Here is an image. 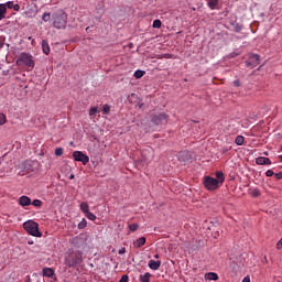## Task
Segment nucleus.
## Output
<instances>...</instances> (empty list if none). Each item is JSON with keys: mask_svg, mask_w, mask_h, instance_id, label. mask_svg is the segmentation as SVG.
Listing matches in <instances>:
<instances>
[{"mask_svg": "<svg viewBox=\"0 0 282 282\" xmlns=\"http://www.w3.org/2000/svg\"><path fill=\"white\" fill-rule=\"evenodd\" d=\"M228 151H230V148H227V147L223 148V153H228Z\"/></svg>", "mask_w": 282, "mask_h": 282, "instance_id": "41", "label": "nucleus"}, {"mask_svg": "<svg viewBox=\"0 0 282 282\" xmlns=\"http://www.w3.org/2000/svg\"><path fill=\"white\" fill-rule=\"evenodd\" d=\"M245 140L246 139L243 138V135H237L235 139V143L237 144V147H241L243 145Z\"/></svg>", "mask_w": 282, "mask_h": 282, "instance_id": "22", "label": "nucleus"}, {"mask_svg": "<svg viewBox=\"0 0 282 282\" xmlns=\"http://www.w3.org/2000/svg\"><path fill=\"white\" fill-rule=\"evenodd\" d=\"M24 230L32 235V237H43V234L39 230V224L34 220H29L23 224Z\"/></svg>", "mask_w": 282, "mask_h": 282, "instance_id": "3", "label": "nucleus"}, {"mask_svg": "<svg viewBox=\"0 0 282 282\" xmlns=\"http://www.w3.org/2000/svg\"><path fill=\"white\" fill-rule=\"evenodd\" d=\"M251 196L252 197H260L261 196V192L259 191V188H253L251 191Z\"/></svg>", "mask_w": 282, "mask_h": 282, "instance_id": "26", "label": "nucleus"}, {"mask_svg": "<svg viewBox=\"0 0 282 282\" xmlns=\"http://www.w3.org/2000/svg\"><path fill=\"white\" fill-rule=\"evenodd\" d=\"M147 243V238L141 237L133 242L134 248H142Z\"/></svg>", "mask_w": 282, "mask_h": 282, "instance_id": "17", "label": "nucleus"}, {"mask_svg": "<svg viewBox=\"0 0 282 282\" xmlns=\"http://www.w3.org/2000/svg\"><path fill=\"white\" fill-rule=\"evenodd\" d=\"M6 8H9V10H14V12H19V10H21V6L14 4L12 1L7 2Z\"/></svg>", "mask_w": 282, "mask_h": 282, "instance_id": "16", "label": "nucleus"}, {"mask_svg": "<svg viewBox=\"0 0 282 282\" xmlns=\"http://www.w3.org/2000/svg\"><path fill=\"white\" fill-rule=\"evenodd\" d=\"M232 31L239 33L241 30H243V26L237 22L230 23Z\"/></svg>", "mask_w": 282, "mask_h": 282, "instance_id": "19", "label": "nucleus"}, {"mask_svg": "<svg viewBox=\"0 0 282 282\" xmlns=\"http://www.w3.org/2000/svg\"><path fill=\"white\" fill-rule=\"evenodd\" d=\"M150 270H160V265H162V261L150 260L148 263Z\"/></svg>", "mask_w": 282, "mask_h": 282, "instance_id": "12", "label": "nucleus"}, {"mask_svg": "<svg viewBox=\"0 0 282 282\" xmlns=\"http://www.w3.org/2000/svg\"><path fill=\"white\" fill-rule=\"evenodd\" d=\"M42 275L46 276V279H56V274L54 273V269L52 268H44L42 270Z\"/></svg>", "mask_w": 282, "mask_h": 282, "instance_id": "10", "label": "nucleus"}, {"mask_svg": "<svg viewBox=\"0 0 282 282\" xmlns=\"http://www.w3.org/2000/svg\"><path fill=\"white\" fill-rule=\"evenodd\" d=\"M69 180H74V174H72V175L69 176Z\"/></svg>", "mask_w": 282, "mask_h": 282, "instance_id": "44", "label": "nucleus"}, {"mask_svg": "<svg viewBox=\"0 0 282 282\" xmlns=\"http://www.w3.org/2000/svg\"><path fill=\"white\" fill-rule=\"evenodd\" d=\"M207 281H219V275L215 272H209L205 274Z\"/></svg>", "mask_w": 282, "mask_h": 282, "instance_id": "14", "label": "nucleus"}, {"mask_svg": "<svg viewBox=\"0 0 282 282\" xmlns=\"http://www.w3.org/2000/svg\"><path fill=\"white\" fill-rule=\"evenodd\" d=\"M109 111H111V107L109 105H104L102 113H105L107 116L109 113Z\"/></svg>", "mask_w": 282, "mask_h": 282, "instance_id": "30", "label": "nucleus"}, {"mask_svg": "<svg viewBox=\"0 0 282 282\" xmlns=\"http://www.w3.org/2000/svg\"><path fill=\"white\" fill-rule=\"evenodd\" d=\"M234 86H235V87H240V86H241V82H239V79H236V80L234 82Z\"/></svg>", "mask_w": 282, "mask_h": 282, "instance_id": "38", "label": "nucleus"}, {"mask_svg": "<svg viewBox=\"0 0 282 282\" xmlns=\"http://www.w3.org/2000/svg\"><path fill=\"white\" fill-rule=\"evenodd\" d=\"M261 63V57L257 54H250L249 59L246 61V67H250L251 69H254L257 65Z\"/></svg>", "mask_w": 282, "mask_h": 282, "instance_id": "7", "label": "nucleus"}, {"mask_svg": "<svg viewBox=\"0 0 282 282\" xmlns=\"http://www.w3.org/2000/svg\"><path fill=\"white\" fill-rule=\"evenodd\" d=\"M31 204L32 206H35V208H41L43 202H41V199H34Z\"/></svg>", "mask_w": 282, "mask_h": 282, "instance_id": "25", "label": "nucleus"}, {"mask_svg": "<svg viewBox=\"0 0 282 282\" xmlns=\"http://www.w3.org/2000/svg\"><path fill=\"white\" fill-rule=\"evenodd\" d=\"M19 204H20V206H23V207L31 206L32 205V199L28 196H21L19 198Z\"/></svg>", "mask_w": 282, "mask_h": 282, "instance_id": "11", "label": "nucleus"}, {"mask_svg": "<svg viewBox=\"0 0 282 282\" xmlns=\"http://www.w3.org/2000/svg\"><path fill=\"white\" fill-rule=\"evenodd\" d=\"M154 259H160V254H155V256H154Z\"/></svg>", "mask_w": 282, "mask_h": 282, "instance_id": "43", "label": "nucleus"}, {"mask_svg": "<svg viewBox=\"0 0 282 282\" xmlns=\"http://www.w3.org/2000/svg\"><path fill=\"white\" fill-rule=\"evenodd\" d=\"M83 263V251H74L65 258V265L68 268H76Z\"/></svg>", "mask_w": 282, "mask_h": 282, "instance_id": "2", "label": "nucleus"}, {"mask_svg": "<svg viewBox=\"0 0 282 282\" xmlns=\"http://www.w3.org/2000/svg\"><path fill=\"white\" fill-rule=\"evenodd\" d=\"M42 50H43L44 54H46V55L50 54V44L47 43L46 40L42 41Z\"/></svg>", "mask_w": 282, "mask_h": 282, "instance_id": "21", "label": "nucleus"}, {"mask_svg": "<svg viewBox=\"0 0 282 282\" xmlns=\"http://www.w3.org/2000/svg\"><path fill=\"white\" fill-rule=\"evenodd\" d=\"M119 282H129V275L123 274Z\"/></svg>", "mask_w": 282, "mask_h": 282, "instance_id": "36", "label": "nucleus"}, {"mask_svg": "<svg viewBox=\"0 0 282 282\" xmlns=\"http://www.w3.org/2000/svg\"><path fill=\"white\" fill-rule=\"evenodd\" d=\"M6 122V115L0 113V127Z\"/></svg>", "mask_w": 282, "mask_h": 282, "instance_id": "35", "label": "nucleus"}, {"mask_svg": "<svg viewBox=\"0 0 282 282\" xmlns=\"http://www.w3.org/2000/svg\"><path fill=\"white\" fill-rule=\"evenodd\" d=\"M145 72L144 70H137L134 73V78H142L144 76Z\"/></svg>", "mask_w": 282, "mask_h": 282, "instance_id": "31", "label": "nucleus"}, {"mask_svg": "<svg viewBox=\"0 0 282 282\" xmlns=\"http://www.w3.org/2000/svg\"><path fill=\"white\" fill-rule=\"evenodd\" d=\"M281 151H282V145H281Z\"/></svg>", "mask_w": 282, "mask_h": 282, "instance_id": "47", "label": "nucleus"}, {"mask_svg": "<svg viewBox=\"0 0 282 282\" xmlns=\"http://www.w3.org/2000/svg\"><path fill=\"white\" fill-rule=\"evenodd\" d=\"M139 281H141V282H151V273L147 272L143 275H140Z\"/></svg>", "mask_w": 282, "mask_h": 282, "instance_id": "20", "label": "nucleus"}, {"mask_svg": "<svg viewBox=\"0 0 282 282\" xmlns=\"http://www.w3.org/2000/svg\"><path fill=\"white\" fill-rule=\"evenodd\" d=\"M264 155H268V152H264Z\"/></svg>", "mask_w": 282, "mask_h": 282, "instance_id": "46", "label": "nucleus"}, {"mask_svg": "<svg viewBox=\"0 0 282 282\" xmlns=\"http://www.w3.org/2000/svg\"><path fill=\"white\" fill-rule=\"evenodd\" d=\"M86 217H87V219H89L90 221H96V215H94V213H91V212H88V213L86 214Z\"/></svg>", "mask_w": 282, "mask_h": 282, "instance_id": "28", "label": "nucleus"}, {"mask_svg": "<svg viewBox=\"0 0 282 282\" xmlns=\"http://www.w3.org/2000/svg\"><path fill=\"white\" fill-rule=\"evenodd\" d=\"M279 159H280V162H282V155H280Z\"/></svg>", "mask_w": 282, "mask_h": 282, "instance_id": "45", "label": "nucleus"}, {"mask_svg": "<svg viewBox=\"0 0 282 282\" xmlns=\"http://www.w3.org/2000/svg\"><path fill=\"white\" fill-rule=\"evenodd\" d=\"M256 164H258L259 166H269L270 164H272V161L268 158L259 156L256 159Z\"/></svg>", "mask_w": 282, "mask_h": 282, "instance_id": "9", "label": "nucleus"}, {"mask_svg": "<svg viewBox=\"0 0 282 282\" xmlns=\"http://www.w3.org/2000/svg\"><path fill=\"white\" fill-rule=\"evenodd\" d=\"M167 120H169V116L166 113H164V112H161L159 115H154L152 117V122L154 124H164V123L167 122Z\"/></svg>", "mask_w": 282, "mask_h": 282, "instance_id": "8", "label": "nucleus"}, {"mask_svg": "<svg viewBox=\"0 0 282 282\" xmlns=\"http://www.w3.org/2000/svg\"><path fill=\"white\" fill-rule=\"evenodd\" d=\"M55 155H57V158H61V155H63V148H56Z\"/></svg>", "mask_w": 282, "mask_h": 282, "instance_id": "34", "label": "nucleus"}, {"mask_svg": "<svg viewBox=\"0 0 282 282\" xmlns=\"http://www.w3.org/2000/svg\"><path fill=\"white\" fill-rule=\"evenodd\" d=\"M98 112V107H91L89 110V116H96Z\"/></svg>", "mask_w": 282, "mask_h": 282, "instance_id": "33", "label": "nucleus"}, {"mask_svg": "<svg viewBox=\"0 0 282 282\" xmlns=\"http://www.w3.org/2000/svg\"><path fill=\"white\" fill-rule=\"evenodd\" d=\"M53 28L56 30H65L67 28V13L58 10L52 14Z\"/></svg>", "mask_w": 282, "mask_h": 282, "instance_id": "1", "label": "nucleus"}, {"mask_svg": "<svg viewBox=\"0 0 282 282\" xmlns=\"http://www.w3.org/2000/svg\"><path fill=\"white\" fill-rule=\"evenodd\" d=\"M80 210L85 213V215H87L89 213V204L87 203H82L80 204Z\"/></svg>", "mask_w": 282, "mask_h": 282, "instance_id": "23", "label": "nucleus"}, {"mask_svg": "<svg viewBox=\"0 0 282 282\" xmlns=\"http://www.w3.org/2000/svg\"><path fill=\"white\" fill-rule=\"evenodd\" d=\"M207 6L209 10H217L219 7V0H207Z\"/></svg>", "mask_w": 282, "mask_h": 282, "instance_id": "15", "label": "nucleus"}, {"mask_svg": "<svg viewBox=\"0 0 282 282\" xmlns=\"http://www.w3.org/2000/svg\"><path fill=\"white\" fill-rule=\"evenodd\" d=\"M203 184L207 191H217V188L221 186L219 181H217V178H213L212 176H205Z\"/></svg>", "mask_w": 282, "mask_h": 282, "instance_id": "5", "label": "nucleus"}, {"mask_svg": "<svg viewBox=\"0 0 282 282\" xmlns=\"http://www.w3.org/2000/svg\"><path fill=\"white\" fill-rule=\"evenodd\" d=\"M50 19H52V14L51 13H43L42 15V21H44V23H47V21H50Z\"/></svg>", "mask_w": 282, "mask_h": 282, "instance_id": "24", "label": "nucleus"}, {"mask_svg": "<svg viewBox=\"0 0 282 282\" xmlns=\"http://www.w3.org/2000/svg\"><path fill=\"white\" fill-rule=\"evenodd\" d=\"M152 28L160 29L162 28V21L161 20H154Z\"/></svg>", "mask_w": 282, "mask_h": 282, "instance_id": "27", "label": "nucleus"}, {"mask_svg": "<svg viewBox=\"0 0 282 282\" xmlns=\"http://www.w3.org/2000/svg\"><path fill=\"white\" fill-rule=\"evenodd\" d=\"M275 180H282V172L274 174Z\"/></svg>", "mask_w": 282, "mask_h": 282, "instance_id": "39", "label": "nucleus"}, {"mask_svg": "<svg viewBox=\"0 0 282 282\" xmlns=\"http://www.w3.org/2000/svg\"><path fill=\"white\" fill-rule=\"evenodd\" d=\"M17 65H25L26 67L34 68V58L30 53H21L17 59Z\"/></svg>", "mask_w": 282, "mask_h": 282, "instance_id": "4", "label": "nucleus"}, {"mask_svg": "<svg viewBox=\"0 0 282 282\" xmlns=\"http://www.w3.org/2000/svg\"><path fill=\"white\" fill-rule=\"evenodd\" d=\"M242 282H250V275L245 276Z\"/></svg>", "mask_w": 282, "mask_h": 282, "instance_id": "40", "label": "nucleus"}, {"mask_svg": "<svg viewBox=\"0 0 282 282\" xmlns=\"http://www.w3.org/2000/svg\"><path fill=\"white\" fill-rule=\"evenodd\" d=\"M265 175H267V177H272V175H274V171L268 170V171L265 172Z\"/></svg>", "mask_w": 282, "mask_h": 282, "instance_id": "37", "label": "nucleus"}, {"mask_svg": "<svg viewBox=\"0 0 282 282\" xmlns=\"http://www.w3.org/2000/svg\"><path fill=\"white\" fill-rule=\"evenodd\" d=\"M138 228H140V226L138 224H131L129 225V230L131 232H135V230H138Z\"/></svg>", "mask_w": 282, "mask_h": 282, "instance_id": "29", "label": "nucleus"}, {"mask_svg": "<svg viewBox=\"0 0 282 282\" xmlns=\"http://www.w3.org/2000/svg\"><path fill=\"white\" fill-rule=\"evenodd\" d=\"M8 12V8L6 4L1 3L0 4V21H3L6 19V13Z\"/></svg>", "mask_w": 282, "mask_h": 282, "instance_id": "18", "label": "nucleus"}, {"mask_svg": "<svg viewBox=\"0 0 282 282\" xmlns=\"http://www.w3.org/2000/svg\"><path fill=\"white\" fill-rule=\"evenodd\" d=\"M216 181L218 182V184H224V182H226V175H224V172L218 171L216 172Z\"/></svg>", "mask_w": 282, "mask_h": 282, "instance_id": "13", "label": "nucleus"}, {"mask_svg": "<svg viewBox=\"0 0 282 282\" xmlns=\"http://www.w3.org/2000/svg\"><path fill=\"white\" fill-rule=\"evenodd\" d=\"M73 158L75 162H82L84 166L89 164V156L80 151L73 152Z\"/></svg>", "mask_w": 282, "mask_h": 282, "instance_id": "6", "label": "nucleus"}, {"mask_svg": "<svg viewBox=\"0 0 282 282\" xmlns=\"http://www.w3.org/2000/svg\"><path fill=\"white\" fill-rule=\"evenodd\" d=\"M127 252V249L122 248L119 250V254H124Z\"/></svg>", "mask_w": 282, "mask_h": 282, "instance_id": "42", "label": "nucleus"}, {"mask_svg": "<svg viewBox=\"0 0 282 282\" xmlns=\"http://www.w3.org/2000/svg\"><path fill=\"white\" fill-rule=\"evenodd\" d=\"M78 228H79V230H83L84 228H87V220L83 219V221H80L78 224Z\"/></svg>", "mask_w": 282, "mask_h": 282, "instance_id": "32", "label": "nucleus"}]
</instances>
